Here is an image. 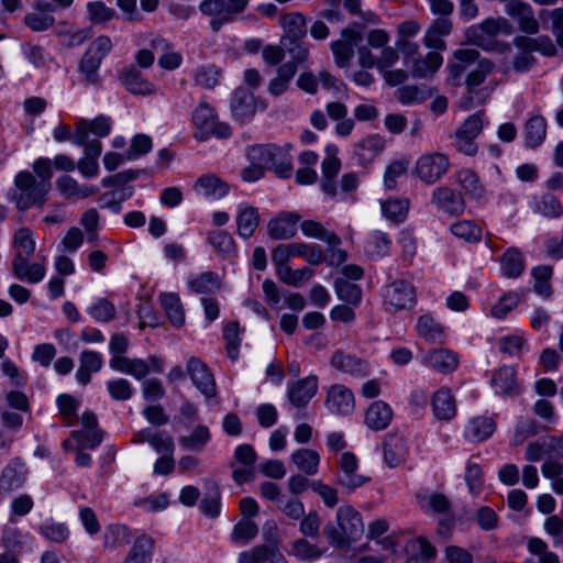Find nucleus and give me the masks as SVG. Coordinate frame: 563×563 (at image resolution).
<instances>
[{"instance_id":"393cba45","label":"nucleus","mask_w":563,"mask_h":563,"mask_svg":"<svg viewBox=\"0 0 563 563\" xmlns=\"http://www.w3.org/2000/svg\"><path fill=\"white\" fill-rule=\"evenodd\" d=\"M290 146L276 144H261L249 148L247 156L251 162L258 163L263 167H272L279 158L285 156Z\"/></svg>"},{"instance_id":"c85d7f7f","label":"nucleus","mask_w":563,"mask_h":563,"mask_svg":"<svg viewBox=\"0 0 563 563\" xmlns=\"http://www.w3.org/2000/svg\"><path fill=\"white\" fill-rule=\"evenodd\" d=\"M393 420V410L382 400L374 401L365 412V424L375 431L386 429Z\"/></svg>"},{"instance_id":"13d9d810","label":"nucleus","mask_w":563,"mask_h":563,"mask_svg":"<svg viewBox=\"0 0 563 563\" xmlns=\"http://www.w3.org/2000/svg\"><path fill=\"white\" fill-rule=\"evenodd\" d=\"M454 236L467 243H476L482 239V230L472 221H459L451 227Z\"/></svg>"},{"instance_id":"39448f33","label":"nucleus","mask_w":563,"mask_h":563,"mask_svg":"<svg viewBox=\"0 0 563 563\" xmlns=\"http://www.w3.org/2000/svg\"><path fill=\"white\" fill-rule=\"evenodd\" d=\"M511 34L512 27L505 18H487L479 24L467 29L466 37L472 44L490 51L496 46V37L499 34Z\"/></svg>"},{"instance_id":"6ab92c4d","label":"nucleus","mask_w":563,"mask_h":563,"mask_svg":"<svg viewBox=\"0 0 563 563\" xmlns=\"http://www.w3.org/2000/svg\"><path fill=\"white\" fill-rule=\"evenodd\" d=\"M300 216L296 212H282L267 224V233L273 240H288L296 235Z\"/></svg>"},{"instance_id":"37998d69","label":"nucleus","mask_w":563,"mask_h":563,"mask_svg":"<svg viewBox=\"0 0 563 563\" xmlns=\"http://www.w3.org/2000/svg\"><path fill=\"white\" fill-rule=\"evenodd\" d=\"M300 229L306 236L319 239L328 245L340 246L341 244V239L334 232L327 230L318 221L305 220L301 222Z\"/></svg>"},{"instance_id":"5fc2aeb1","label":"nucleus","mask_w":563,"mask_h":563,"mask_svg":"<svg viewBox=\"0 0 563 563\" xmlns=\"http://www.w3.org/2000/svg\"><path fill=\"white\" fill-rule=\"evenodd\" d=\"M335 291L341 300L353 306H357L362 298L361 288L345 278H336Z\"/></svg>"},{"instance_id":"a18cd8bd","label":"nucleus","mask_w":563,"mask_h":563,"mask_svg":"<svg viewBox=\"0 0 563 563\" xmlns=\"http://www.w3.org/2000/svg\"><path fill=\"white\" fill-rule=\"evenodd\" d=\"M260 223L258 211L254 207L242 208L236 217L238 233L243 239H249L253 235L255 229Z\"/></svg>"},{"instance_id":"6e6d98bb","label":"nucleus","mask_w":563,"mask_h":563,"mask_svg":"<svg viewBox=\"0 0 563 563\" xmlns=\"http://www.w3.org/2000/svg\"><path fill=\"white\" fill-rule=\"evenodd\" d=\"M313 271L310 268L291 269L289 266L277 269V276L286 285L300 287L306 284L312 276Z\"/></svg>"},{"instance_id":"9d476101","label":"nucleus","mask_w":563,"mask_h":563,"mask_svg":"<svg viewBox=\"0 0 563 563\" xmlns=\"http://www.w3.org/2000/svg\"><path fill=\"white\" fill-rule=\"evenodd\" d=\"M449 158L442 153L421 155L416 164L417 176L426 184L438 181L449 168Z\"/></svg>"},{"instance_id":"cd10ccee","label":"nucleus","mask_w":563,"mask_h":563,"mask_svg":"<svg viewBox=\"0 0 563 563\" xmlns=\"http://www.w3.org/2000/svg\"><path fill=\"white\" fill-rule=\"evenodd\" d=\"M110 129V122L104 117H99L91 121L81 120L78 122L75 133L71 135V137L75 144L82 145L88 139L89 132L96 134L97 136L103 137L109 134Z\"/></svg>"},{"instance_id":"de8ad7c7","label":"nucleus","mask_w":563,"mask_h":563,"mask_svg":"<svg viewBox=\"0 0 563 563\" xmlns=\"http://www.w3.org/2000/svg\"><path fill=\"white\" fill-rule=\"evenodd\" d=\"M493 385L503 395L517 393L518 384L515 368L511 366L500 367L493 376Z\"/></svg>"},{"instance_id":"72a5a7b5","label":"nucleus","mask_w":563,"mask_h":563,"mask_svg":"<svg viewBox=\"0 0 563 563\" xmlns=\"http://www.w3.org/2000/svg\"><path fill=\"white\" fill-rule=\"evenodd\" d=\"M121 80L123 86L134 95H152L155 92V86L146 80L135 68H128L122 71Z\"/></svg>"},{"instance_id":"4be33fe9","label":"nucleus","mask_w":563,"mask_h":563,"mask_svg":"<svg viewBox=\"0 0 563 563\" xmlns=\"http://www.w3.org/2000/svg\"><path fill=\"white\" fill-rule=\"evenodd\" d=\"M432 203L451 216H460L465 209L461 195L449 187H438L432 192Z\"/></svg>"},{"instance_id":"f704fd0d","label":"nucleus","mask_w":563,"mask_h":563,"mask_svg":"<svg viewBox=\"0 0 563 563\" xmlns=\"http://www.w3.org/2000/svg\"><path fill=\"white\" fill-rule=\"evenodd\" d=\"M496 429L495 421L489 417H476L468 421L465 437L473 442H482L493 435Z\"/></svg>"},{"instance_id":"8fccbe9b","label":"nucleus","mask_w":563,"mask_h":563,"mask_svg":"<svg viewBox=\"0 0 563 563\" xmlns=\"http://www.w3.org/2000/svg\"><path fill=\"white\" fill-rule=\"evenodd\" d=\"M396 95L398 101L402 104L421 103L433 95V89L407 85L400 87Z\"/></svg>"},{"instance_id":"69168bd1","label":"nucleus","mask_w":563,"mask_h":563,"mask_svg":"<svg viewBox=\"0 0 563 563\" xmlns=\"http://www.w3.org/2000/svg\"><path fill=\"white\" fill-rule=\"evenodd\" d=\"M459 183L465 194L474 199H479L484 195V188L476 174L472 170H461L459 173Z\"/></svg>"},{"instance_id":"5701e85b","label":"nucleus","mask_w":563,"mask_h":563,"mask_svg":"<svg viewBox=\"0 0 563 563\" xmlns=\"http://www.w3.org/2000/svg\"><path fill=\"white\" fill-rule=\"evenodd\" d=\"M423 364L441 374L454 372L459 365V357L446 349H434L423 356Z\"/></svg>"},{"instance_id":"603ef678","label":"nucleus","mask_w":563,"mask_h":563,"mask_svg":"<svg viewBox=\"0 0 563 563\" xmlns=\"http://www.w3.org/2000/svg\"><path fill=\"white\" fill-rule=\"evenodd\" d=\"M137 441L148 442L157 453L173 454L174 451V440L165 432H142Z\"/></svg>"},{"instance_id":"9b49d317","label":"nucleus","mask_w":563,"mask_h":563,"mask_svg":"<svg viewBox=\"0 0 563 563\" xmlns=\"http://www.w3.org/2000/svg\"><path fill=\"white\" fill-rule=\"evenodd\" d=\"M385 303L395 311L411 308L416 303L413 286L404 279L388 284L385 290Z\"/></svg>"},{"instance_id":"f03ea898","label":"nucleus","mask_w":563,"mask_h":563,"mask_svg":"<svg viewBox=\"0 0 563 563\" xmlns=\"http://www.w3.org/2000/svg\"><path fill=\"white\" fill-rule=\"evenodd\" d=\"M14 185L15 189L9 192V198L21 211L33 206L42 207L51 189V181H36L30 172H20L14 178Z\"/></svg>"},{"instance_id":"f3484780","label":"nucleus","mask_w":563,"mask_h":563,"mask_svg":"<svg viewBox=\"0 0 563 563\" xmlns=\"http://www.w3.org/2000/svg\"><path fill=\"white\" fill-rule=\"evenodd\" d=\"M327 157L322 161V180L321 188L323 192L332 198L336 196L335 177L341 168V161L338 158V148L329 145L325 148Z\"/></svg>"},{"instance_id":"a19ab883","label":"nucleus","mask_w":563,"mask_h":563,"mask_svg":"<svg viewBox=\"0 0 563 563\" xmlns=\"http://www.w3.org/2000/svg\"><path fill=\"white\" fill-rule=\"evenodd\" d=\"M416 330L420 338L430 343L441 342L444 336L443 327L431 314L420 316Z\"/></svg>"},{"instance_id":"3c124183","label":"nucleus","mask_w":563,"mask_h":563,"mask_svg":"<svg viewBox=\"0 0 563 563\" xmlns=\"http://www.w3.org/2000/svg\"><path fill=\"white\" fill-rule=\"evenodd\" d=\"M15 254L23 256H33L35 253V240L33 232L29 228H20L15 231L12 242Z\"/></svg>"},{"instance_id":"bb28decb","label":"nucleus","mask_w":563,"mask_h":563,"mask_svg":"<svg viewBox=\"0 0 563 563\" xmlns=\"http://www.w3.org/2000/svg\"><path fill=\"white\" fill-rule=\"evenodd\" d=\"M266 561L286 563L276 543L256 545L250 551L242 552L239 556V563H264Z\"/></svg>"},{"instance_id":"58836bf2","label":"nucleus","mask_w":563,"mask_h":563,"mask_svg":"<svg viewBox=\"0 0 563 563\" xmlns=\"http://www.w3.org/2000/svg\"><path fill=\"white\" fill-rule=\"evenodd\" d=\"M159 301L170 323L181 327L185 323V310L179 296L175 292H164L159 296Z\"/></svg>"},{"instance_id":"a211bd4d","label":"nucleus","mask_w":563,"mask_h":563,"mask_svg":"<svg viewBox=\"0 0 563 563\" xmlns=\"http://www.w3.org/2000/svg\"><path fill=\"white\" fill-rule=\"evenodd\" d=\"M330 364L335 369L350 375L363 377L369 374V364L366 360L343 350H336L333 353Z\"/></svg>"},{"instance_id":"bf43d9fd","label":"nucleus","mask_w":563,"mask_h":563,"mask_svg":"<svg viewBox=\"0 0 563 563\" xmlns=\"http://www.w3.org/2000/svg\"><path fill=\"white\" fill-rule=\"evenodd\" d=\"M390 240L386 233L376 231L366 241L365 251L372 258H378L389 251Z\"/></svg>"},{"instance_id":"338daca9","label":"nucleus","mask_w":563,"mask_h":563,"mask_svg":"<svg viewBox=\"0 0 563 563\" xmlns=\"http://www.w3.org/2000/svg\"><path fill=\"white\" fill-rule=\"evenodd\" d=\"M101 430H74L71 438L76 441L77 450L95 449L102 441Z\"/></svg>"},{"instance_id":"a878e982","label":"nucleus","mask_w":563,"mask_h":563,"mask_svg":"<svg viewBox=\"0 0 563 563\" xmlns=\"http://www.w3.org/2000/svg\"><path fill=\"white\" fill-rule=\"evenodd\" d=\"M406 440L397 433H388L383 442L385 463L394 468L399 466L406 457Z\"/></svg>"},{"instance_id":"052dcab7","label":"nucleus","mask_w":563,"mask_h":563,"mask_svg":"<svg viewBox=\"0 0 563 563\" xmlns=\"http://www.w3.org/2000/svg\"><path fill=\"white\" fill-rule=\"evenodd\" d=\"M292 244V254L305 258L311 265H319L327 261V256L322 250L317 245H308L301 242H295Z\"/></svg>"},{"instance_id":"2f4dec72","label":"nucleus","mask_w":563,"mask_h":563,"mask_svg":"<svg viewBox=\"0 0 563 563\" xmlns=\"http://www.w3.org/2000/svg\"><path fill=\"white\" fill-rule=\"evenodd\" d=\"M432 409L439 420H451L456 415L455 398L449 388H441L432 397Z\"/></svg>"},{"instance_id":"f8f14e48","label":"nucleus","mask_w":563,"mask_h":563,"mask_svg":"<svg viewBox=\"0 0 563 563\" xmlns=\"http://www.w3.org/2000/svg\"><path fill=\"white\" fill-rule=\"evenodd\" d=\"M362 42L358 31L346 27L341 31V38L331 43V51L339 67L345 68L354 56V47Z\"/></svg>"},{"instance_id":"864d4df0","label":"nucleus","mask_w":563,"mask_h":563,"mask_svg":"<svg viewBox=\"0 0 563 563\" xmlns=\"http://www.w3.org/2000/svg\"><path fill=\"white\" fill-rule=\"evenodd\" d=\"M290 554L302 561H313L319 559L323 551L307 539L300 538L291 543Z\"/></svg>"},{"instance_id":"680f3d73","label":"nucleus","mask_w":563,"mask_h":563,"mask_svg":"<svg viewBox=\"0 0 563 563\" xmlns=\"http://www.w3.org/2000/svg\"><path fill=\"white\" fill-rule=\"evenodd\" d=\"M534 211L545 218H559L563 213L561 202L552 195L545 194L536 201Z\"/></svg>"},{"instance_id":"49530a36","label":"nucleus","mask_w":563,"mask_h":563,"mask_svg":"<svg viewBox=\"0 0 563 563\" xmlns=\"http://www.w3.org/2000/svg\"><path fill=\"white\" fill-rule=\"evenodd\" d=\"M547 135V122L542 115H532L525 124L526 142L531 147L539 146Z\"/></svg>"},{"instance_id":"4468645a","label":"nucleus","mask_w":563,"mask_h":563,"mask_svg":"<svg viewBox=\"0 0 563 563\" xmlns=\"http://www.w3.org/2000/svg\"><path fill=\"white\" fill-rule=\"evenodd\" d=\"M187 373L201 394L207 398L216 396V380L206 363L197 357H190L187 363Z\"/></svg>"},{"instance_id":"1a4fd4ad","label":"nucleus","mask_w":563,"mask_h":563,"mask_svg":"<svg viewBox=\"0 0 563 563\" xmlns=\"http://www.w3.org/2000/svg\"><path fill=\"white\" fill-rule=\"evenodd\" d=\"M483 130L482 114L475 113L470 115L454 133L455 148L468 156L477 153L476 137Z\"/></svg>"},{"instance_id":"dca6fc26","label":"nucleus","mask_w":563,"mask_h":563,"mask_svg":"<svg viewBox=\"0 0 563 563\" xmlns=\"http://www.w3.org/2000/svg\"><path fill=\"white\" fill-rule=\"evenodd\" d=\"M318 390V377L309 375L289 384L287 397L292 406L302 408L314 397Z\"/></svg>"},{"instance_id":"ddd939ff","label":"nucleus","mask_w":563,"mask_h":563,"mask_svg":"<svg viewBox=\"0 0 563 563\" xmlns=\"http://www.w3.org/2000/svg\"><path fill=\"white\" fill-rule=\"evenodd\" d=\"M265 108L266 103L257 100L250 91L243 88L235 90L232 98L231 110L233 117L239 121H249L256 114L258 109L264 110Z\"/></svg>"},{"instance_id":"e2e57ef3","label":"nucleus","mask_w":563,"mask_h":563,"mask_svg":"<svg viewBox=\"0 0 563 563\" xmlns=\"http://www.w3.org/2000/svg\"><path fill=\"white\" fill-rule=\"evenodd\" d=\"M552 273V267L549 265L537 266L532 269V276L534 278V291L545 298L550 297L552 294V288L549 283Z\"/></svg>"},{"instance_id":"6e6552de","label":"nucleus","mask_w":563,"mask_h":563,"mask_svg":"<svg viewBox=\"0 0 563 563\" xmlns=\"http://www.w3.org/2000/svg\"><path fill=\"white\" fill-rule=\"evenodd\" d=\"M338 468L335 484L347 493H352L369 482V477L358 473V460L351 452L341 454L338 461Z\"/></svg>"},{"instance_id":"c9c22d12","label":"nucleus","mask_w":563,"mask_h":563,"mask_svg":"<svg viewBox=\"0 0 563 563\" xmlns=\"http://www.w3.org/2000/svg\"><path fill=\"white\" fill-rule=\"evenodd\" d=\"M411 74L413 77L427 78L432 76L442 64V56L437 52H430L426 56L411 58Z\"/></svg>"},{"instance_id":"0e129e2a","label":"nucleus","mask_w":563,"mask_h":563,"mask_svg":"<svg viewBox=\"0 0 563 563\" xmlns=\"http://www.w3.org/2000/svg\"><path fill=\"white\" fill-rule=\"evenodd\" d=\"M88 18L93 24H103L115 16V10L102 1H92L87 4Z\"/></svg>"},{"instance_id":"ea45409f","label":"nucleus","mask_w":563,"mask_h":563,"mask_svg":"<svg viewBox=\"0 0 563 563\" xmlns=\"http://www.w3.org/2000/svg\"><path fill=\"white\" fill-rule=\"evenodd\" d=\"M385 143L378 134L367 135L355 144V153L363 162H372L384 150Z\"/></svg>"},{"instance_id":"7ed1b4c3","label":"nucleus","mask_w":563,"mask_h":563,"mask_svg":"<svg viewBox=\"0 0 563 563\" xmlns=\"http://www.w3.org/2000/svg\"><path fill=\"white\" fill-rule=\"evenodd\" d=\"M110 352L113 354L110 360V367L114 371L142 379L148 374L146 361L141 358H129L123 354L129 347V341L123 334L117 333L111 336Z\"/></svg>"},{"instance_id":"79ce46f5","label":"nucleus","mask_w":563,"mask_h":563,"mask_svg":"<svg viewBox=\"0 0 563 563\" xmlns=\"http://www.w3.org/2000/svg\"><path fill=\"white\" fill-rule=\"evenodd\" d=\"M409 206L407 198H389L380 202L383 216L394 223H400L406 219Z\"/></svg>"},{"instance_id":"473e14b6","label":"nucleus","mask_w":563,"mask_h":563,"mask_svg":"<svg viewBox=\"0 0 563 563\" xmlns=\"http://www.w3.org/2000/svg\"><path fill=\"white\" fill-rule=\"evenodd\" d=\"M479 57L478 51L474 48H461L454 53V62L449 66V79L453 85H460V79L466 68Z\"/></svg>"},{"instance_id":"b1692460","label":"nucleus","mask_w":563,"mask_h":563,"mask_svg":"<svg viewBox=\"0 0 563 563\" xmlns=\"http://www.w3.org/2000/svg\"><path fill=\"white\" fill-rule=\"evenodd\" d=\"M280 26L284 30V36L280 40L283 45H287V41L301 40L307 33V21L300 12H290L282 14L279 18Z\"/></svg>"},{"instance_id":"c756f323","label":"nucleus","mask_w":563,"mask_h":563,"mask_svg":"<svg viewBox=\"0 0 563 563\" xmlns=\"http://www.w3.org/2000/svg\"><path fill=\"white\" fill-rule=\"evenodd\" d=\"M453 29V23L449 18H438L428 27L423 43L427 47L433 49H444V36H448Z\"/></svg>"},{"instance_id":"2eb2a0df","label":"nucleus","mask_w":563,"mask_h":563,"mask_svg":"<svg viewBox=\"0 0 563 563\" xmlns=\"http://www.w3.org/2000/svg\"><path fill=\"white\" fill-rule=\"evenodd\" d=\"M506 13L517 21L519 30L523 33L536 34L539 31V22L534 18L530 4L521 0H512L505 7Z\"/></svg>"},{"instance_id":"e433bc0d","label":"nucleus","mask_w":563,"mask_h":563,"mask_svg":"<svg viewBox=\"0 0 563 563\" xmlns=\"http://www.w3.org/2000/svg\"><path fill=\"white\" fill-rule=\"evenodd\" d=\"M290 460L296 465L297 470L307 476H312L318 473L320 455L314 450L298 449L291 454Z\"/></svg>"},{"instance_id":"4d7b16f0","label":"nucleus","mask_w":563,"mask_h":563,"mask_svg":"<svg viewBox=\"0 0 563 563\" xmlns=\"http://www.w3.org/2000/svg\"><path fill=\"white\" fill-rule=\"evenodd\" d=\"M210 439L209 429L205 426H197L194 431L179 439V444L189 451H200Z\"/></svg>"},{"instance_id":"09e8293b","label":"nucleus","mask_w":563,"mask_h":563,"mask_svg":"<svg viewBox=\"0 0 563 563\" xmlns=\"http://www.w3.org/2000/svg\"><path fill=\"white\" fill-rule=\"evenodd\" d=\"M154 549V540L147 536L136 539L123 563H148Z\"/></svg>"},{"instance_id":"20e7f679","label":"nucleus","mask_w":563,"mask_h":563,"mask_svg":"<svg viewBox=\"0 0 563 563\" xmlns=\"http://www.w3.org/2000/svg\"><path fill=\"white\" fill-rule=\"evenodd\" d=\"M112 48V42L109 36L101 35L97 37L82 55L78 69L81 80L86 85L97 86L100 84L98 69L102 59Z\"/></svg>"},{"instance_id":"0eeeda50","label":"nucleus","mask_w":563,"mask_h":563,"mask_svg":"<svg viewBox=\"0 0 563 563\" xmlns=\"http://www.w3.org/2000/svg\"><path fill=\"white\" fill-rule=\"evenodd\" d=\"M238 0H203L199 4L200 12L210 18V26L217 32L223 24L232 22L243 11Z\"/></svg>"},{"instance_id":"423d86ee","label":"nucleus","mask_w":563,"mask_h":563,"mask_svg":"<svg viewBox=\"0 0 563 563\" xmlns=\"http://www.w3.org/2000/svg\"><path fill=\"white\" fill-rule=\"evenodd\" d=\"M191 122L197 129V137L200 140H207L211 136L224 139L231 134L230 126L218 120L214 109L206 101L199 102L194 109Z\"/></svg>"},{"instance_id":"412c9836","label":"nucleus","mask_w":563,"mask_h":563,"mask_svg":"<svg viewBox=\"0 0 563 563\" xmlns=\"http://www.w3.org/2000/svg\"><path fill=\"white\" fill-rule=\"evenodd\" d=\"M30 257L15 254L12 261V273L20 280L36 284L44 278L46 268L42 262L30 263Z\"/></svg>"},{"instance_id":"774afa93","label":"nucleus","mask_w":563,"mask_h":563,"mask_svg":"<svg viewBox=\"0 0 563 563\" xmlns=\"http://www.w3.org/2000/svg\"><path fill=\"white\" fill-rule=\"evenodd\" d=\"M208 241L220 254L224 256H229L235 251L233 238L224 231L210 232Z\"/></svg>"},{"instance_id":"c03bdc74","label":"nucleus","mask_w":563,"mask_h":563,"mask_svg":"<svg viewBox=\"0 0 563 563\" xmlns=\"http://www.w3.org/2000/svg\"><path fill=\"white\" fill-rule=\"evenodd\" d=\"M189 288L196 294H213L221 286V278L214 272H205L188 282Z\"/></svg>"},{"instance_id":"7c9ffc66","label":"nucleus","mask_w":563,"mask_h":563,"mask_svg":"<svg viewBox=\"0 0 563 563\" xmlns=\"http://www.w3.org/2000/svg\"><path fill=\"white\" fill-rule=\"evenodd\" d=\"M194 190L198 196L219 199L228 194L229 186L216 175L206 174L196 180Z\"/></svg>"},{"instance_id":"aec40b11","label":"nucleus","mask_w":563,"mask_h":563,"mask_svg":"<svg viewBox=\"0 0 563 563\" xmlns=\"http://www.w3.org/2000/svg\"><path fill=\"white\" fill-rule=\"evenodd\" d=\"M325 407L332 413L349 415L354 410V396L345 386L333 385L328 390Z\"/></svg>"},{"instance_id":"f257e3e1","label":"nucleus","mask_w":563,"mask_h":563,"mask_svg":"<svg viewBox=\"0 0 563 563\" xmlns=\"http://www.w3.org/2000/svg\"><path fill=\"white\" fill-rule=\"evenodd\" d=\"M364 532L362 515L351 505L338 508L335 521L323 527V534L330 545L346 550L356 542Z\"/></svg>"},{"instance_id":"4c0bfd02","label":"nucleus","mask_w":563,"mask_h":563,"mask_svg":"<svg viewBox=\"0 0 563 563\" xmlns=\"http://www.w3.org/2000/svg\"><path fill=\"white\" fill-rule=\"evenodd\" d=\"M503 274L508 278L519 277L526 267L522 253L517 247H509L499 258Z\"/></svg>"}]
</instances>
